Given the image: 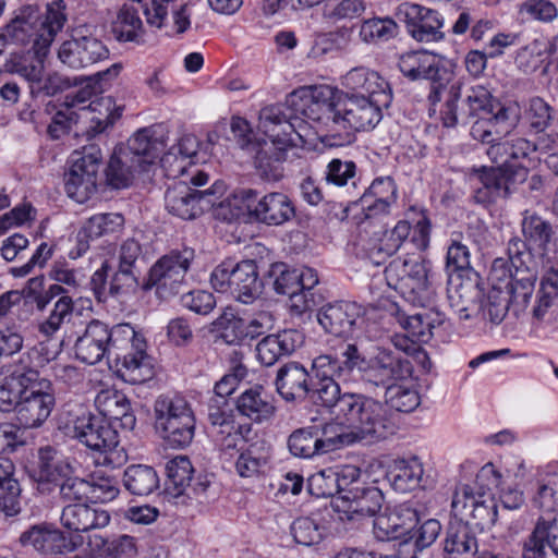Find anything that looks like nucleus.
<instances>
[{"instance_id": "nucleus-64", "label": "nucleus", "mask_w": 558, "mask_h": 558, "mask_svg": "<svg viewBox=\"0 0 558 558\" xmlns=\"http://www.w3.org/2000/svg\"><path fill=\"white\" fill-rule=\"evenodd\" d=\"M558 296V271L548 272L541 282L536 305L533 308V318L544 320L554 300Z\"/></svg>"}, {"instance_id": "nucleus-46", "label": "nucleus", "mask_w": 558, "mask_h": 558, "mask_svg": "<svg viewBox=\"0 0 558 558\" xmlns=\"http://www.w3.org/2000/svg\"><path fill=\"white\" fill-rule=\"evenodd\" d=\"M268 460L269 452L265 441H256L240 453L235 469L241 477H253L263 472Z\"/></svg>"}, {"instance_id": "nucleus-39", "label": "nucleus", "mask_w": 558, "mask_h": 558, "mask_svg": "<svg viewBox=\"0 0 558 558\" xmlns=\"http://www.w3.org/2000/svg\"><path fill=\"white\" fill-rule=\"evenodd\" d=\"M397 320L415 342L427 343L433 337V330L445 322V316L433 310L407 315L398 313Z\"/></svg>"}, {"instance_id": "nucleus-27", "label": "nucleus", "mask_w": 558, "mask_h": 558, "mask_svg": "<svg viewBox=\"0 0 558 558\" xmlns=\"http://www.w3.org/2000/svg\"><path fill=\"white\" fill-rule=\"evenodd\" d=\"M312 376L299 362H288L277 371L276 390L283 400H305L311 393Z\"/></svg>"}, {"instance_id": "nucleus-21", "label": "nucleus", "mask_w": 558, "mask_h": 558, "mask_svg": "<svg viewBox=\"0 0 558 558\" xmlns=\"http://www.w3.org/2000/svg\"><path fill=\"white\" fill-rule=\"evenodd\" d=\"M451 508L454 517L460 515L459 520H463V523L481 531L489 529L497 520V506L494 499L476 498L468 486L456 493Z\"/></svg>"}, {"instance_id": "nucleus-45", "label": "nucleus", "mask_w": 558, "mask_h": 558, "mask_svg": "<svg viewBox=\"0 0 558 558\" xmlns=\"http://www.w3.org/2000/svg\"><path fill=\"white\" fill-rule=\"evenodd\" d=\"M299 269L290 268L284 263H275L270 266L268 278L272 280V287L278 294L288 295L295 307H301L296 302L300 300Z\"/></svg>"}, {"instance_id": "nucleus-58", "label": "nucleus", "mask_w": 558, "mask_h": 558, "mask_svg": "<svg viewBox=\"0 0 558 558\" xmlns=\"http://www.w3.org/2000/svg\"><path fill=\"white\" fill-rule=\"evenodd\" d=\"M123 225L124 217L119 213L97 214L86 221L80 230V234L96 239L119 231Z\"/></svg>"}, {"instance_id": "nucleus-6", "label": "nucleus", "mask_w": 558, "mask_h": 558, "mask_svg": "<svg viewBox=\"0 0 558 558\" xmlns=\"http://www.w3.org/2000/svg\"><path fill=\"white\" fill-rule=\"evenodd\" d=\"M337 418L349 426L357 442L373 444L386 439L397 430L385 404L361 393L352 392L342 399Z\"/></svg>"}, {"instance_id": "nucleus-7", "label": "nucleus", "mask_w": 558, "mask_h": 558, "mask_svg": "<svg viewBox=\"0 0 558 558\" xmlns=\"http://www.w3.org/2000/svg\"><path fill=\"white\" fill-rule=\"evenodd\" d=\"M108 359L117 362V373L126 383L143 384L154 375L149 356L146 354V342L129 324L107 325Z\"/></svg>"}, {"instance_id": "nucleus-49", "label": "nucleus", "mask_w": 558, "mask_h": 558, "mask_svg": "<svg viewBox=\"0 0 558 558\" xmlns=\"http://www.w3.org/2000/svg\"><path fill=\"white\" fill-rule=\"evenodd\" d=\"M486 114L482 117L493 120L498 128L497 136L508 134L520 121L521 111L517 104L502 105L495 100L489 93L488 105L485 106Z\"/></svg>"}, {"instance_id": "nucleus-20", "label": "nucleus", "mask_w": 558, "mask_h": 558, "mask_svg": "<svg viewBox=\"0 0 558 558\" xmlns=\"http://www.w3.org/2000/svg\"><path fill=\"white\" fill-rule=\"evenodd\" d=\"M109 50L94 36L72 35L58 49V59L68 68L84 70L108 59Z\"/></svg>"}, {"instance_id": "nucleus-41", "label": "nucleus", "mask_w": 558, "mask_h": 558, "mask_svg": "<svg viewBox=\"0 0 558 558\" xmlns=\"http://www.w3.org/2000/svg\"><path fill=\"white\" fill-rule=\"evenodd\" d=\"M47 54H38L35 49L11 52L4 63V70L11 74H17L31 84L37 80L40 72H45L44 58Z\"/></svg>"}, {"instance_id": "nucleus-35", "label": "nucleus", "mask_w": 558, "mask_h": 558, "mask_svg": "<svg viewBox=\"0 0 558 558\" xmlns=\"http://www.w3.org/2000/svg\"><path fill=\"white\" fill-rule=\"evenodd\" d=\"M122 107L116 105L111 96L96 97L87 106L80 107V114L85 116L90 125L86 130L88 136H96L105 132L121 117Z\"/></svg>"}, {"instance_id": "nucleus-32", "label": "nucleus", "mask_w": 558, "mask_h": 558, "mask_svg": "<svg viewBox=\"0 0 558 558\" xmlns=\"http://www.w3.org/2000/svg\"><path fill=\"white\" fill-rule=\"evenodd\" d=\"M235 409L241 416L257 424L268 422L276 413L272 399L262 385H254L242 391L236 398Z\"/></svg>"}, {"instance_id": "nucleus-60", "label": "nucleus", "mask_w": 558, "mask_h": 558, "mask_svg": "<svg viewBox=\"0 0 558 558\" xmlns=\"http://www.w3.org/2000/svg\"><path fill=\"white\" fill-rule=\"evenodd\" d=\"M365 10L364 0H327L323 7V17L331 22L353 20L360 17Z\"/></svg>"}, {"instance_id": "nucleus-8", "label": "nucleus", "mask_w": 558, "mask_h": 558, "mask_svg": "<svg viewBox=\"0 0 558 558\" xmlns=\"http://www.w3.org/2000/svg\"><path fill=\"white\" fill-rule=\"evenodd\" d=\"M154 418L155 429L168 447L184 449L192 444L196 418L185 399L159 396L154 403Z\"/></svg>"}, {"instance_id": "nucleus-36", "label": "nucleus", "mask_w": 558, "mask_h": 558, "mask_svg": "<svg viewBox=\"0 0 558 558\" xmlns=\"http://www.w3.org/2000/svg\"><path fill=\"white\" fill-rule=\"evenodd\" d=\"M193 472V465L185 456H178L167 462L166 493L177 505H185L187 502Z\"/></svg>"}, {"instance_id": "nucleus-55", "label": "nucleus", "mask_w": 558, "mask_h": 558, "mask_svg": "<svg viewBox=\"0 0 558 558\" xmlns=\"http://www.w3.org/2000/svg\"><path fill=\"white\" fill-rule=\"evenodd\" d=\"M197 150V138L193 135H184L175 145L171 146L167 153L163 150L159 158L163 168L175 165V170L178 172H183L185 169V165L183 162L196 156Z\"/></svg>"}, {"instance_id": "nucleus-56", "label": "nucleus", "mask_w": 558, "mask_h": 558, "mask_svg": "<svg viewBox=\"0 0 558 558\" xmlns=\"http://www.w3.org/2000/svg\"><path fill=\"white\" fill-rule=\"evenodd\" d=\"M409 276L407 277L403 287L409 288L413 293H416L418 301L424 305L432 300L434 289L428 279V269L424 262L411 259L408 268Z\"/></svg>"}, {"instance_id": "nucleus-25", "label": "nucleus", "mask_w": 558, "mask_h": 558, "mask_svg": "<svg viewBox=\"0 0 558 558\" xmlns=\"http://www.w3.org/2000/svg\"><path fill=\"white\" fill-rule=\"evenodd\" d=\"M408 33L417 41L432 43L444 38L442 21L437 11L420 4H407L402 11Z\"/></svg>"}, {"instance_id": "nucleus-51", "label": "nucleus", "mask_w": 558, "mask_h": 558, "mask_svg": "<svg viewBox=\"0 0 558 558\" xmlns=\"http://www.w3.org/2000/svg\"><path fill=\"white\" fill-rule=\"evenodd\" d=\"M445 70H440L438 63L433 56L420 52V65L417 71V80L425 78L430 81V92L428 101L430 106H435L441 100L444 90H446Z\"/></svg>"}, {"instance_id": "nucleus-33", "label": "nucleus", "mask_w": 558, "mask_h": 558, "mask_svg": "<svg viewBox=\"0 0 558 558\" xmlns=\"http://www.w3.org/2000/svg\"><path fill=\"white\" fill-rule=\"evenodd\" d=\"M395 199L396 187L392 180L389 178L376 179L359 198V202H353V204L360 205L364 213V219L369 220L387 215Z\"/></svg>"}, {"instance_id": "nucleus-43", "label": "nucleus", "mask_w": 558, "mask_h": 558, "mask_svg": "<svg viewBox=\"0 0 558 558\" xmlns=\"http://www.w3.org/2000/svg\"><path fill=\"white\" fill-rule=\"evenodd\" d=\"M58 490L59 497L62 501H88L89 481L74 475V469L71 465V471L61 473L56 480L47 486L45 492Z\"/></svg>"}, {"instance_id": "nucleus-2", "label": "nucleus", "mask_w": 558, "mask_h": 558, "mask_svg": "<svg viewBox=\"0 0 558 558\" xmlns=\"http://www.w3.org/2000/svg\"><path fill=\"white\" fill-rule=\"evenodd\" d=\"M168 132L162 125H151L137 131L126 147L114 149L106 169L110 186L124 189L132 184L135 174L146 171L167 146Z\"/></svg>"}, {"instance_id": "nucleus-10", "label": "nucleus", "mask_w": 558, "mask_h": 558, "mask_svg": "<svg viewBox=\"0 0 558 558\" xmlns=\"http://www.w3.org/2000/svg\"><path fill=\"white\" fill-rule=\"evenodd\" d=\"M193 259L192 248L169 252L150 267L147 277L142 281V290L156 288V294L161 300L178 294L185 287V277Z\"/></svg>"}, {"instance_id": "nucleus-14", "label": "nucleus", "mask_w": 558, "mask_h": 558, "mask_svg": "<svg viewBox=\"0 0 558 558\" xmlns=\"http://www.w3.org/2000/svg\"><path fill=\"white\" fill-rule=\"evenodd\" d=\"M235 203L242 207L256 221L268 226H280L295 216V208L291 199L283 193L272 192L262 197L252 189H239L233 193Z\"/></svg>"}, {"instance_id": "nucleus-48", "label": "nucleus", "mask_w": 558, "mask_h": 558, "mask_svg": "<svg viewBox=\"0 0 558 558\" xmlns=\"http://www.w3.org/2000/svg\"><path fill=\"white\" fill-rule=\"evenodd\" d=\"M38 486L45 492L47 486L61 473L71 471V463L57 457L51 447L40 448L38 452Z\"/></svg>"}, {"instance_id": "nucleus-50", "label": "nucleus", "mask_w": 558, "mask_h": 558, "mask_svg": "<svg viewBox=\"0 0 558 558\" xmlns=\"http://www.w3.org/2000/svg\"><path fill=\"white\" fill-rule=\"evenodd\" d=\"M474 178L486 190L488 198L508 197L510 194L509 171L502 167H483L476 170Z\"/></svg>"}, {"instance_id": "nucleus-31", "label": "nucleus", "mask_w": 558, "mask_h": 558, "mask_svg": "<svg viewBox=\"0 0 558 558\" xmlns=\"http://www.w3.org/2000/svg\"><path fill=\"white\" fill-rule=\"evenodd\" d=\"M99 415L108 422L118 423L122 429L132 430L136 425V417L131 410L128 397L119 390H101L95 399Z\"/></svg>"}, {"instance_id": "nucleus-40", "label": "nucleus", "mask_w": 558, "mask_h": 558, "mask_svg": "<svg viewBox=\"0 0 558 558\" xmlns=\"http://www.w3.org/2000/svg\"><path fill=\"white\" fill-rule=\"evenodd\" d=\"M423 475L422 464L416 458L411 460L397 459L386 474L395 490L407 493L420 485Z\"/></svg>"}, {"instance_id": "nucleus-54", "label": "nucleus", "mask_w": 558, "mask_h": 558, "mask_svg": "<svg viewBox=\"0 0 558 558\" xmlns=\"http://www.w3.org/2000/svg\"><path fill=\"white\" fill-rule=\"evenodd\" d=\"M310 389L311 393L307 398L315 403L331 409L336 415L342 399L352 393H341L340 386L336 380H313Z\"/></svg>"}, {"instance_id": "nucleus-59", "label": "nucleus", "mask_w": 558, "mask_h": 558, "mask_svg": "<svg viewBox=\"0 0 558 558\" xmlns=\"http://www.w3.org/2000/svg\"><path fill=\"white\" fill-rule=\"evenodd\" d=\"M385 400L391 409L404 413L414 411L421 402L415 389L397 384L386 388Z\"/></svg>"}, {"instance_id": "nucleus-53", "label": "nucleus", "mask_w": 558, "mask_h": 558, "mask_svg": "<svg viewBox=\"0 0 558 558\" xmlns=\"http://www.w3.org/2000/svg\"><path fill=\"white\" fill-rule=\"evenodd\" d=\"M288 448L292 456L298 458H313L322 456L317 437V426L295 429L288 438Z\"/></svg>"}, {"instance_id": "nucleus-9", "label": "nucleus", "mask_w": 558, "mask_h": 558, "mask_svg": "<svg viewBox=\"0 0 558 558\" xmlns=\"http://www.w3.org/2000/svg\"><path fill=\"white\" fill-rule=\"evenodd\" d=\"M213 288L220 293H230L236 301L251 304L263 293L264 283L259 279L254 260H242L234 266L225 262L218 265L210 276Z\"/></svg>"}, {"instance_id": "nucleus-63", "label": "nucleus", "mask_w": 558, "mask_h": 558, "mask_svg": "<svg viewBox=\"0 0 558 558\" xmlns=\"http://www.w3.org/2000/svg\"><path fill=\"white\" fill-rule=\"evenodd\" d=\"M511 294L502 286H494L487 294L484 313L490 323L498 325L511 308Z\"/></svg>"}, {"instance_id": "nucleus-15", "label": "nucleus", "mask_w": 558, "mask_h": 558, "mask_svg": "<svg viewBox=\"0 0 558 558\" xmlns=\"http://www.w3.org/2000/svg\"><path fill=\"white\" fill-rule=\"evenodd\" d=\"M73 438L92 451L105 453V462L113 463L119 445L118 432L104 416L82 411L73 421Z\"/></svg>"}, {"instance_id": "nucleus-22", "label": "nucleus", "mask_w": 558, "mask_h": 558, "mask_svg": "<svg viewBox=\"0 0 558 558\" xmlns=\"http://www.w3.org/2000/svg\"><path fill=\"white\" fill-rule=\"evenodd\" d=\"M59 351H50L48 342H39L28 351L22 353L17 359L0 366V373L10 376L14 384H31L39 378L38 367H43L54 360ZM19 388V385H14Z\"/></svg>"}, {"instance_id": "nucleus-23", "label": "nucleus", "mask_w": 558, "mask_h": 558, "mask_svg": "<svg viewBox=\"0 0 558 558\" xmlns=\"http://www.w3.org/2000/svg\"><path fill=\"white\" fill-rule=\"evenodd\" d=\"M299 117L305 118L301 112L290 108L286 100L284 104L270 105L260 110L259 128L271 142L281 145H295L293 135H300L295 132L293 120Z\"/></svg>"}, {"instance_id": "nucleus-18", "label": "nucleus", "mask_w": 558, "mask_h": 558, "mask_svg": "<svg viewBox=\"0 0 558 558\" xmlns=\"http://www.w3.org/2000/svg\"><path fill=\"white\" fill-rule=\"evenodd\" d=\"M384 495L375 486H367L359 482V477L349 480L342 495L332 501L338 512L347 514L348 519L365 518L375 515L383 506Z\"/></svg>"}, {"instance_id": "nucleus-57", "label": "nucleus", "mask_w": 558, "mask_h": 558, "mask_svg": "<svg viewBox=\"0 0 558 558\" xmlns=\"http://www.w3.org/2000/svg\"><path fill=\"white\" fill-rule=\"evenodd\" d=\"M398 28L390 17H373L362 22L360 36L365 43L387 41L398 35Z\"/></svg>"}, {"instance_id": "nucleus-44", "label": "nucleus", "mask_w": 558, "mask_h": 558, "mask_svg": "<svg viewBox=\"0 0 558 558\" xmlns=\"http://www.w3.org/2000/svg\"><path fill=\"white\" fill-rule=\"evenodd\" d=\"M343 85L351 89L350 94H365L366 96L387 93L388 84L376 73L365 68H355L343 77Z\"/></svg>"}, {"instance_id": "nucleus-37", "label": "nucleus", "mask_w": 558, "mask_h": 558, "mask_svg": "<svg viewBox=\"0 0 558 558\" xmlns=\"http://www.w3.org/2000/svg\"><path fill=\"white\" fill-rule=\"evenodd\" d=\"M514 268L513 282L502 286L511 294V310L514 316L525 311L537 280V268L511 264Z\"/></svg>"}, {"instance_id": "nucleus-47", "label": "nucleus", "mask_w": 558, "mask_h": 558, "mask_svg": "<svg viewBox=\"0 0 558 558\" xmlns=\"http://www.w3.org/2000/svg\"><path fill=\"white\" fill-rule=\"evenodd\" d=\"M317 437L323 454L356 444L357 440L348 425L330 422L317 427Z\"/></svg>"}, {"instance_id": "nucleus-30", "label": "nucleus", "mask_w": 558, "mask_h": 558, "mask_svg": "<svg viewBox=\"0 0 558 558\" xmlns=\"http://www.w3.org/2000/svg\"><path fill=\"white\" fill-rule=\"evenodd\" d=\"M303 342L295 329H286L264 337L256 345L257 359L265 366H272L282 357L290 356Z\"/></svg>"}, {"instance_id": "nucleus-13", "label": "nucleus", "mask_w": 558, "mask_h": 558, "mask_svg": "<svg viewBox=\"0 0 558 558\" xmlns=\"http://www.w3.org/2000/svg\"><path fill=\"white\" fill-rule=\"evenodd\" d=\"M225 194V184L215 182L211 187L199 191L180 181L169 186L165 194L167 210L183 220H192L211 209Z\"/></svg>"}, {"instance_id": "nucleus-24", "label": "nucleus", "mask_w": 558, "mask_h": 558, "mask_svg": "<svg viewBox=\"0 0 558 558\" xmlns=\"http://www.w3.org/2000/svg\"><path fill=\"white\" fill-rule=\"evenodd\" d=\"M523 558H558V519L541 515L523 543Z\"/></svg>"}, {"instance_id": "nucleus-5", "label": "nucleus", "mask_w": 558, "mask_h": 558, "mask_svg": "<svg viewBox=\"0 0 558 558\" xmlns=\"http://www.w3.org/2000/svg\"><path fill=\"white\" fill-rule=\"evenodd\" d=\"M520 227L522 238L512 236L507 244L511 264L537 268L538 260L549 263L558 258L557 228L551 221L525 211Z\"/></svg>"}, {"instance_id": "nucleus-42", "label": "nucleus", "mask_w": 558, "mask_h": 558, "mask_svg": "<svg viewBox=\"0 0 558 558\" xmlns=\"http://www.w3.org/2000/svg\"><path fill=\"white\" fill-rule=\"evenodd\" d=\"M123 485L132 495L148 496L159 488V476L151 466L132 464L123 473Z\"/></svg>"}, {"instance_id": "nucleus-1", "label": "nucleus", "mask_w": 558, "mask_h": 558, "mask_svg": "<svg viewBox=\"0 0 558 558\" xmlns=\"http://www.w3.org/2000/svg\"><path fill=\"white\" fill-rule=\"evenodd\" d=\"M389 93L339 95L328 85L305 86L287 96V104L305 119L316 124L325 136L335 137L342 131H367L381 120V108L387 107Z\"/></svg>"}, {"instance_id": "nucleus-3", "label": "nucleus", "mask_w": 558, "mask_h": 558, "mask_svg": "<svg viewBox=\"0 0 558 558\" xmlns=\"http://www.w3.org/2000/svg\"><path fill=\"white\" fill-rule=\"evenodd\" d=\"M65 8L64 0H54L47 4L46 14L41 15L37 7H24L4 27L0 40L17 45L32 43L38 54H47L66 22Z\"/></svg>"}, {"instance_id": "nucleus-19", "label": "nucleus", "mask_w": 558, "mask_h": 558, "mask_svg": "<svg viewBox=\"0 0 558 558\" xmlns=\"http://www.w3.org/2000/svg\"><path fill=\"white\" fill-rule=\"evenodd\" d=\"M412 374L408 357L393 350L379 347L368 357L363 381L375 387L387 388Z\"/></svg>"}, {"instance_id": "nucleus-17", "label": "nucleus", "mask_w": 558, "mask_h": 558, "mask_svg": "<svg viewBox=\"0 0 558 558\" xmlns=\"http://www.w3.org/2000/svg\"><path fill=\"white\" fill-rule=\"evenodd\" d=\"M364 314L356 302L337 301L323 305L316 317L326 333L347 340L362 329Z\"/></svg>"}, {"instance_id": "nucleus-16", "label": "nucleus", "mask_w": 558, "mask_h": 558, "mask_svg": "<svg viewBox=\"0 0 558 558\" xmlns=\"http://www.w3.org/2000/svg\"><path fill=\"white\" fill-rule=\"evenodd\" d=\"M20 543L46 557L62 558L83 544L81 535H68L52 524H35L20 535Z\"/></svg>"}, {"instance_id": "nucleus-38", "label": "nucleus", "mask_w": 558, "mask_h": 558, "mask_svg": "<svg viewBox=\"0 0 558 558\" xmlns=\"http://www.w3.org/2000/svg\"><path fill=\"white\" fill-rule=\"evenodd\" d=\"M293 146L281 145L271 141L260 145L254 158V166L258 175L267 181L280 180L283 177L287 149Z\"/></svg>"}, {"instance_id": "nucleus-34", "label": "nucleus", "mask_w": 558, "mask_h": 558, "mask_svg": "<svg viewBox=\"0 0 558 558\" xmlns=\"http://www.w3.org/2000/svg\"><path fill=\"white\" fill-rule=\"evenodd\" d=\"M360 470L354 466H347L341 473L333 472L331 469L323 470L308 477L307 489L316 497H340L349 480L360 477Z\"/></svg>"}, {"instance_id": "nucleus-28", "label": "nucleus", "mask_w": 558, "mask_h": 558, "mask_svg": "<svg viewBox=\"0 0 558 558\" xmlns=\"http://www.w3.org/2000/svg\"><path fill=\"white\" fill-rule=\"evenodd\" d=\"M110 335H107V324L93 319L89 322L74 344L76 359L83 363L94 365L108 354Z\"/></svg>"}, {"instance_id": "nucleus-11", "label": "nucleus", "mask_w": 558, "mask_h": 558, "mask_svg": "<svg viewBox=\"0 0 558 558\" xmlns=\"http://www.w3.org/2000/svg\"><path fill=\"white\" fill-rule=\"evenodd\" d=\"M102 160L101 149L95 144L72 153L69 171L64 174V189L69 197L82 204L96 193Z\"/></svg>"}, {"instance_id": "nucleus-52", "label": "nucleus", "mask_w": 558, "mask_h": 558, "mask_svg": "<svg viewBox=\"0 0 558 558\" xmlns=\"http://www.w3.org/2000/svg\"><path fill=\"white\" fill-rule=\"evenodd\" d=\"M122 70L121 63H114L105 71L97 72L95 75L87 78V84L76 92L70 93L65 96L62 106H69L74 110L75 107L93 100V96L97 94L95 84L99 82H108L117 77Z\"/></svg>"}, {"instance_id": "nucleus-62", "label": "nucleus", "mask_w": 558, "mask_h": 558, "mask_svg": "<svg viewBox=\"0 0 558 558\" xmlns=\"http://www.w3.org/2000/svg\"><path fill=\"white\" fill-rule=\"evenodd\" d=\"M356 166L351 160L333 158L327 165L325 180L328 185L337 187L356 186Z\"/></svg>"}, {"instance_id": "nucleus-61", "label": "nucleus", "mask_w": 558, "mask_h": 558, "mask_svg": "<svg viewBox=\"0 0 558 558\" xmlns=\"http://www.w3.org/2000/svg\"><path fill=\"white\" fill-rule=\"evenodd\" d=\"M142 29V21L137 14V9L133 5L124 4L113 23V32L119 40H136Z\"/></svg>"}, {"instance_id": "nucleus-29", "label": "nucleus", "mask_w": 558, "mask_h": 558, "mask_svg": "<svg viewBox=\"0 0 558 558\" xmlns=\"http://www.w3.org/2000/svg\"><path fill=\"white\" fill-rule=\"evenodd\" d=\"M60 521L64 529L80 535V533L107 526L110 522V514L108 511L93 508L86 502H75L63 508Z\"/></svg>"}, {"instance_id": "nucleus-26", "label": "nucleus", "mask_w": 558, "mask_h": 558, "mask_svg": "<svg viewBox=\"0 0 558 558\" xmlns=\"http://www.w3.org/2000/svg\"><path fill=\"white\" fill-rule=\"evenodd\" d=\"M441 546V558H477L481 554L476 533L463 520L449 522Z\"/></svg>"}, {"instance_id": "nucleus-4", "label": "nucleus", "mask_w": 558, "mask_h": 558, "mask_svg": "<svg viewBox=\"0 0 558 558\" xmlns=\"http://www.w3.org/2000/svg\"><path fill=\"white\" fill-rule=\"evenodd\" d=\"M10 376L0 373V411H14L23 428L40 426L50 415L56 399L48 380L36 379L31 384H16Z\"/></svg>"}, {"instance_id": "nucleus-12", "label": "nucleus", "mask_w": 558, "mask_h": 558, "mask_svg": "<svg viewBox=\"0 0 558 558\" xmlns=\"http://www.w3.org/2000/svg\"><path fill=\"white\" fill-rule=\"evenodd\" d=\"M446 100L440 111L444 126L453 128L459 124L466 125L478 114H486L485 106L488 105L489 90L476 85L463 87L460 82L446 86Z\"/></svg>"}]
</instances>
